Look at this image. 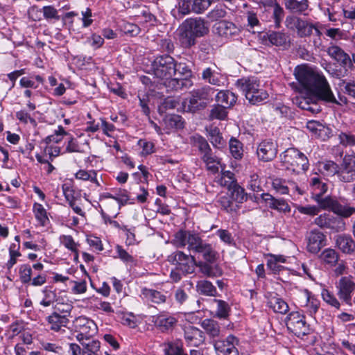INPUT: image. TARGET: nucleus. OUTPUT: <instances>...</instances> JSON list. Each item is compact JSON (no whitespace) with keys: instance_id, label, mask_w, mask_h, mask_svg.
Wrapping results in <instances>:
<instances>
[{"instance_id":"f257e3e1","label":"nucleus","mask_w":355,"mask_h":355,"mask_svg":"<svg viewBox=\"0 0 355 355\" xmlns=\"http://www.w3.org/2000/svg\"><path fill=\"white\" fill-rule=\"evenodd\" d=\"M294 75L301 87L315 98L327 103L339 104L325 76L306 64L298 65Z\"/></svg>"},{"instance_id":"f03ea898","label":"nucleus","mask_w":355,"mask_h":355,"mask_svg":"<svg viewBox=\"0 0 355 355\" xmlns=\"http://www.w3.org/2000/svg\"><path fill=\"white\" fill-rule=\"evenodd\" d=\"M171 243L178 248H184L187 245L190 252L198 254L209 263H214L218 257V253L212 245L196 232L179 230L174 234Z\"/></svg>"},{"instance_id":"7ed1b4c3","label":"nucleus","mask_w":355,"mask_h":355,"mask_svg":"<svg viewBox=\"0 0 355 355\" xmlns=\"http://www.w3.org/2000/svg\"><path fill=\"white\" fill-rule=\"evenodd\" d=\"M327 52L340 66L339 69H333L329 64H327V67H324L325 70L333 77L336 78L346 77L354 68L350 56L340 46L336 45L331 46L327 49Z\"/></svg>"},{"instance_id":"20e7f679","label":"nucleus","mask_w":355,"mask_h":355,"mask_svg":"<svg viewBox=\"0 0 355 355\" xmlns=\"http://www.w3.org/2000/svg\"><path fill=\"white\" fill-rule=\"evenodd\" d=\"M181 42L184 46L191 47L196 44V39L207 34L209 27L201 17L187 19L182 24Z\"/></svg>"},{"instance_id":"39448f33","label":"nucleus","mask_w":355,"mask_h":355,"mask_svg":"<svg viewBox=\"0 0 355 355\" xmlns=\"http://www.w3.org/2000/svg\"><path fill=\"white\" fill-rule=\"evenodd\" d=\"M214 90L209 86L202 87L191 91L182 101L184 111L195 113L205 109L212 100Z\"/></svg>"},{"instance_id":"423d86ee","label":"nucleus","mask_w":355,"mask_h":355,"mask_svg":"<svg viewBox=\"0 0 355 355\" xmlns=\"http://www.w3.org/2000/svg\"><path fill=\"white\" fill-rule=\"evenodd\" d=\"M175 66L176 60L171 55L165 54L154 59L150 70L157 78L164 80L175 76Z\"/></svg>"},{"instance_id":"0eeeda50","label":"nucleus","mask_w":355,"mask_h":355,"mask_svg":"<svg viewBox=\"0 0 355 355\" xmlns=\"http://www.w3.org/2000/svg\"><path fill=\"white\" fill-rule=\"evenodd\" d=\"M315 202L320 209L332 211L340 217L349 218L355 213V207L348 205H342L336 196L329 195L324 198L318 196Z\"/></svg>"},{"instance_id":"6e6552de","label":"nucleus","mask_w":355,"mask_h":355,"mask_svg":"<svg viewBox=\"0 0 355 355\" xmlns=\"http://www.w3.org/2000/svg\"><path fill=\"white\" fill-rule=\"evenodd\" d=\"M282 162L287 168L300 173L309 169V163L306 156L295 148H289L281 155Z\"/></svg>"},{"instance_id":"1a4fd4ad","label":"nucleus","mask_w":355,"mask_h":355,"mask_svg":"<svg viewBox=\"0 0 355 355\" xmlns=\"http://www.w3.org/2000/svg\"><path fill=\"white\" fill-rule=\"evenodd\" d=\"M288 329L297 337L309 335L311 332L305 316L298 311L291 312L286 319Z\"/></svg>"},{"instance_id":"9d476101","label":"nucleus","mask_w":355,"mask_h":355,"mask_svg":"<svg viewBox=\"0 0 355 355\" xmlns=\"http://www.w3.org/2000/svg\"><path fill=\"white\" fill-rule=\"evenodd\" d=\"M167 261L175 265L184 275L193 273L196 264L194 256L187 254L180 250H176L169 254Z\"/></svg>"},{"instance_id":"9b49d317","label":"nucleus","mask_w":355,"mask_h":355,"mask_svg":"<svg viewBox=\"0 0 355 355\" xmlns=\"http://www.w3.org/2000/svg\"><path fill=\"white\" fill-rule=\"evenodd\" d=\"M74 330L78 334L76 339L78 341L83 340H89L95 336L98 331V327L94 320L85 316H79L73 321Z\"/></svg>"},{"instance_id":"f8f14e48","label":"nucleus","mask_w":355,"mask_h":355,"mask_svg":"<svg viewBox=\"0 0 355 355\" xmlns=\"http://www.w3.org/2000/svg\"><path fill=\"white\" fill-rule=\"evenodd\" d=\"M314 223L323 230H329L331 232H343L346 229V223L343 217L334 216L329 213H323L316 217Z\"/></svg>"},{"instance_id":"ddd939ff","label":"nucleus","mask_w":355,"mask_h":355,"mask_svg":"<svg viewBox=\"0 0 355 355\" xmlns=\"http://www.w3.org/2000/svg\"><path fill=\"white\" fill-rule=\"evenodd\" d=\"M338 180L343 183L355 181V155H345L339 164Z\"/></svg>"},{"instance_id":"4468645a","label":"nucleus","mask_w":355,"mask_h":355,"mask_svg":"<svg viewBox=\"0 0 355 355\" xmlns=\"http://www.w3.org/2000/svg\"><path fill=\"white\" fill-rule=\"evenodd\" d=\"M337 295L348 305L352 304V294L355 291V282L351 275L342 277L336 283Z\"/></svg>"},{"instance_id":"2eb2a0df","label":"nucleus","mask_w":355,"mask_h":355,"mask_svg":"<svg viewBox=\"0 0 355 355\" xmlns=\"http://www.w3.org/2000/svg\"><path fill=\"white\" fill-rule=\"evenodd\" d=\"M285 24L288 28H295L300 37H309L313 34L314 24L300 17L288 16L286 18Z\"/></svg>"},{"instance_id":"dca6fc26","label":"nucleus","mask_w":355,"mask_h":355,"mask_svg":"<svg viewBox=\"0 0 355 355\" xmlns=\"http://www.w3.org/2000/svg\"><path fill=\"white\" fill-rule=\"evenodd\" d=\"M239 339L233 335L228 336L225 340H214V346L218 355H239L236 346Z\"/></svg>"},{"instance_id":"f3484780","label":"nucleus","mask_w":355,"mask_h":355,"mask_svg":"<svg viewBox=\"0 0 355 355\" xmlns=\"http://www.w3.org/2000/svg\"><path fill=\"white\" fill-rule=\"evenodd\" d=\"M306 240V250L312 254H317L326 245V236L318 230L309 232Z\"/></svg>"},{"instance_id":"a211bd4d","label":"nucleus","mask_w":355,"mask_h":355,"mask_svg":"<svg viewBox=\"0 0 355 355\" xmlns=\"http://www.w3.org/2000/svg\"><path fill=\"white\" fill-rule=\"evenodd\" d=\"M236 86L245 94V98L253 99V93L261 86L259 79L256 76L243 77L238 79Z\"/></svg>"},{"instance_id":"6ab92c4d","label":"nucleus","mask_w":355,"mask_h":355,"mask_svg":"<svg viewBox=\"0 0 355 355\" xmlns=\"http://www.w3.org/2000/svg\"><path fill=\"white\" fill-rule=\"evenodd\" d=\"M277 153V145L272 139H265L258 146L257 154L258 158L263 162L272 160Z\"/></svg>"},{"instance_id":"aec40b11","label":"nucleus","mask_w":355,"mask_h":355,"mask_svg":"<svg viewBox=\"0 0 355 355\" xmlns=\"http://www.w3.org/2000/svg\"><path fill=\"white\" fill-rule=\"evenodd\" d=\"M214 28L216 34L225 38L236 36L241 32V29L239 26L226 20H222L216 23Z\"/></svg>"},{"instance_id":"412c9836","label":"nucleus","mask_w":355,"mask_h":355,"mask_svg":"<svg viewBox=\"0 0 355 355\" xmlns=\"http://www.w3.org/2000/svg\"><path fill=\"white\" fill-rule=\"evenodd\" d=\"M265 40L272 46L287 49L291 46L290 36L281 31H270L264 35Z\"/></svg>"},{"instance_id":"4be33fe9","label":"nucleus","mask_w":355,"mask_h":355,"mask_svg":"<svg viewBox=\"0 0 355 355\" xmlns=\"http://www.w3.org/2000/svg\"><path fill=\"white\" fill-rule=\"evenodd\" d=\"M202 79L205 82L217 87H224L227 82V77L215 69L207 67L202 71Z\"/></svg>"},{"instance_id":"5701e85b","label":"nucleus","mask_w":355,"mask_h":355,"mask_svg":"<svg viewBox=\"0 0 355 355\" xmlns=\"http://www.w3.org/2000/svg\"><path fill=\"white\" fill-rule=\"evenodd\" d=\"M335 245L343 253L352 254L355 252V241L349 234H341L334 236Z\"/></svg>"},{"instance_id":"b1692460","label":"nucleus","mask_w":355,"mask_h":355,"mask_svg":"<svg viewBox=\"0 0 355 355\" xmlns=\"http://www.w3.org/2000/svg\"><path fill=\"white\" fill-rule=\"evenodd\" d=\"M163 84L168 91L178 92L184 89H189L193 85V83L189 78L170 77L164 79Z\"/></svg>"},{"instance_id":"393cba45","label":"nucleus","mask_w":355,"mask_h":355,"mask_svg":"<svg viewBox=\"0 0 355 355\" xmlns=\"http://www.w3.org/2000/svg\"><path fill=\"white\" fill-rule=\"evenodd\" d=\"M162 346L164 355H188L180 339L167 340Z\"/></svg>"},{"instance_id":"a878e982","label":"nucleus","mask_w":355,"mask_h":355,"mask_svg":"<svg viewBox=\"0 0 355 355\" xmlns=\"http://www.w3.org/2000/svg\"><path fill=\"white\" fill-rule=\"evenodd\" d=\"M155 327L162 332L172 331L178 320L173 316L159 314L153 320Z\"/></svg>"},{"instance_id":"bb28decb","label":"nucleus","mask_w":355,"mask_h":355,"mask_svg":"<svg viewBox=\"0 0 355 355\" xmlns=\"http://www.w3.org/2000/svg\"><path fill=\"white\" fill-rule=\"evenodd\" d=\"M184 338L189 345L198 347L205 341L203 331L194 327H189L184 331Z\"/></svg>"},{"instance_id":"cd10ccee","label":"nucleus","mask_w":355,"mask_h":355,"mask_svg":"<svg viewBox=\"0 0 355 355\" xmlns=\"http://www.w3.org/2000/svg\"><path fill=\"white\" fill-rule=\"evenodd\" d=\"M201 327L211 339L219 338L222 336L223 330L220 324L213 319H205L200 323Z\"/></svg>"},{"instance_id":"c85d7f7f","label":"nucleus","mask_w":355,"mask_h":355,"mask_svg":"<svg viewBox=\"0 0 355 355\" xmlns=\"http://www.w3.org/2000/svg\"><path fill=\"white\" fill-rule=\"evenodd\" d=\"M207 261L196 263V266L199 268L200 272L207 277H218L223 275V270L218 264H212Z\"/></svg>"},{"instance_id":"c756f323","label":"nucleus","mask_w":355,"mask_h":355,"mask_svg":"<svg viewBox=\"0 0 355 355\" xmlns=\"http://www.w3.org/2000/svg\"><path fill=\"white\" fill-rule=\"evenodd\" d=\"M47 322L51 330L59 331L62 330V327L67 326L69 320L67 318L65 315H58L57 313L53 312L48 316Z\"/></svg>"},{"instance_id":"7c9ffc66","label":"nucleus","mask_w":355,"mask_h":355,"mask_svg":"<svg viewBox=\"0 0 355 355\" xmlns=\"http://www.w3.org/2000/svg\"><path fill=\"white\" fill-rule=\"evenodd\" d=\"M141 293L147 301L157 304L165 303L167 298L166 295L162 292L147 288H144Z\"/></svg>"},{"instance_id":"2f4dec72","label":"nucleus","mask_w":355,"mask_h":355,"mask_svg":"<svg viewBox=\"0 0 355 355\" xmlns=\"http://www.w3.org/2000/svg\"><path fill=\"white\" fill-rule=\"evenodd\" d=\"M236 100V95L229 90H220L216 96V101L225 107L234 105Z\"/></svg>"},{"instance_id":"473e14b6","label":"nucleus","mask_w":355,"mask_h":355,"mask_svg":"<svg viewBox=\"0 0 355 355\" xmlns=\"http://www.w3.org/2000/svg\"><path fill=\"white\" fill-rule=\"evenodd\" d=\"M320 259L325 264L330 267H334L338 263L340 254L334 249L326 248L320 255Z\"/></svg>"},{"instance_id":"72a5a7b5","label":"nucleus","mask_w":355,"mask_h":355,"mask_svg":"<svg viewBox=\"0 0 355 355\" xmlns=\"http://www.w3.org/2000/svg\"><path fill=\"white\" fill-rule=\"evenodd\" d=\"M285 7L294 13L304 14L309 8L308 0H284Z\"/></svg>"},{"instance_id":"f704fd0d","label":"nucleus","mask_w":355,"mask_h":355,"mask_svg":"<svg viewBox=\"0 0 355 355\" xmlns=\"http://www.w3.org/2000/svg\"><path fill=\"white\" fill-rule=\"evenodd\" d=\"M197 292L202 295L215 297L217 295L216 288L208 280H199L196 283Z\"/></svg>"},{"instance_id":"c9c22d12","label":"nucleus","mask_w":355,"mask_h":355,"mask_svg":"<svg viewBox=\"0 0 355 355\" xmlns=\"http://www.w3.org/2000/svg\"><path fill=\"white\" fill-rule=\"evenodd\" d=\"M304 294L306 297V304L304 306L306 309V312L311 316H313L318 312L320 305V302L306 289L304 291Z\"/></svg>"},{"instance_id":"e433bc0d","label":"nucleus","mask_w":355,"mask_h":355,"mask_svg":"<svg viewBox=\"0 0 355 355\" xmlns=\"http://www.w3.org/2000/svg\"><path fill=\"white\" fill-rule=\"evenodd\" d=\"M83 346V355H100L101 343L98 340L79 341Z\"/></svg>"},{"instance_id":"4c0bfd02","label":"nucleus","mask_w":355,"mask_h":355,"mask_svg":"<svg viewBox=\"0 0 355 355\" xmlns=\"http://www.w3.org/2000/svg\"><path fill=\"white\" fill-rule=\"evenodd\" d=\"M268 306L271 308L275 312L281 314H285L288 311L289 307L288 304L279 297L275 295L272 296L268 302Z\"/></svg>"},{"instance_id":"58836bf2","label":"nucleus","mask_w":355,"mask_h":355,"mask_svg":"<svg viewBox=\"0 0 355 355\" xmlns=\"http://www.w3.org/2000/svg\"><path fill=\"white\" fill-rule=\"evenodd\" d=\"M202 161L205 163L207 169L212 173L218 172L220 165V159L214 155L212 151L202 156Z\"/></svg>"},{"instance_id":"ea45409f","label":"nucleus","mask_w":355,"mask_h":355,"mask_svg":"<svg viewBox=\"0 0 355 355\" xmlns=\"http://www.w3.org/2000/svg\"><path fill=\"white\" fill-rule=\"evenodd\" d=\"M313 191H318L313 197V200L315 202V199L318 196L320 198H324L323 196L328 190V186L325 182H323L320 178L313 177L310 180L309 182Z\"/></svg>"},{"instance_id":"a19ab883","label":"nucleus","mask_w":355,"mask_h":355,"mask_svg":"<svg viewBox=\"0 0 355 355\" xmlns=\"http://www.w3.org/2000/svg\"><path fill=\"white\" fill-rule=\"evenodd\" d=\"M318 99L315 98L312 95L309 97H303L299 100L298 106L305 110L310 111L312 113H317L320 110L318 107L315 101ZM319 101H321L319 99Z\"/></svg>"},{"instance_id":"79ce46f5","label":"nucleus","mask_w":355,"mask_h":355,"mask_svg":"<svg viewBox=\"0 0 355 355\" xmlns=\"http://www.w3.org/2000/svg\"><path fill=\"white\" fill-rule=\"evenodd\" d=\"M75 178L77 180L83 181H90L94 183L97 187H100L101 184L97 179V172L95 170H83L80 169L75 174Z\"/></svg>"},{"instance_id":"37998d69","label":"nucleus","mask_w":355,"mask_h":355,"mask_svg":"<svg viewBox=\"0 0 355 355\" xmlns=\"http://www.w3.org/2000/svg\"><path fill=\"white\" fill-rule=\"evenodd\" d=\"M163 121L165 125L169 129H182L184 128V121L180 115L168 114L164 116Z\"/></svg>"},{"instance_id":"c03bdc74","label":"nucleus","mask_w":355,"mask_h":355,"mask_svg":"<svg viewBox=\"0 0 355 355\" xmlns=\"http://www.w3.org/2000/svg\"><path fill=\"white\" fill-rule=\"evenodd\" d=\"M228 191L232 200L237 203H243L248 199V195L245 193V189L238 183L234 184V186L230 188Z\"/></svg>"},{"instance_id":"a18cd8bd","label":"nucleus","mask_w":355,"mask_h":355,"mask_svg":"<svg viewBox=\"0 0 355 355\" xmlns=\"http://www.w3.org/2000/svg\"><path fill=\"white\" fill-rule=\"evenodd\" d=\"M213 303L216 305V316L220 319H225L228 317L230 307L227 302L222 300H213Z\"/></svg>"},{"instance_id":"49530a36","label":"nucleus","mask_w":355,"mask_h":355,"mask_svg":"<svg viewBox=\"0 0 355 355\" xmlns=\"http://www.w3.org/2000/svg\"><path fill=\"white\" fill-rule=\"evenodd\" d=\"M209 140L212 145L218 148H221L225 145V140L223 138L219 129L216 127L210 129Z\"/></svg>"},{"instance_id":"de8ad7c7","label":"nucleus","mask_w":355,"mask_h":355,"mask_svg":"<svg viewBox=\"0 0 355 355\" xmlns=\"http://www.w3.org/2000/svg\"><path fill=\"white\" fill-rule=\"evenodd\" d=\"M33 212L39 223L42 226H45L49 222V218L44 207L41 204L35 202L33 205Z\"/></svg>"},{"instance_id":"09e8293b","label":"nucleus","mask_w":355,"mask_h":355,"mask_svg":"<svg viewBox=\"0 0 355 355\" xmlns=\"http://www.w3.org/2000/svg\"><path fill=\"white\" fill-rule=\"evenodd\" d=\"M230 150L235 159H241L243 156V144L236 138H231L229 142Z\"/></svg>"},{"instance_id":"8fccbe9b","label":"nucleus","mask_w":355,"mask_h":355,"mask_svg":"<svg viewBox=\"0 0 355 355\" xmlns=\"http://www.w3.org/2000/svg\"><path fill=\"white\" fill-rule=\"evenodd\" d=\"M69 135V133L66 132L64 128L61 125L58 127V129L55 130L54 133L46 137L44 139V142L46 144H49L51 142L58 144L60 142L64 136Z\"/></svg>"},{"instance_id":"3c124183","label":"nucleus","mask_w":355,"mask_h":355,"mask_svg":"<svg viewBox=\"0 0 355 355\" xmlns=\"http://www.w3.org/2000/svg\"><path fill=\"white\" fill-rule=\"evenodd\" d=\"M339 164L331 160H327L322 164V173L327 176L336 175L339 170Z\"/></svg>"},{"instance_id":"603ef678","label":"nucleus","mask_w":355,"mask_h":355,"mask_svg":"<svg viewBox=\"0 0 355 355\" xmlns=\"http://www.w3.org/2000/svg\"><path fill=\"white\" fill-rule=\"evenodd\" d=\"M219 183L221 186L227 187L228 190L237 184L234 178V174L230 171L223 172L219 179Z\"/></svg>"},{"instance_id":"864d4df0","label":"nucleus","mask_w":355,"mask_h":355,"mask_svg":"<svg viewBox=\"0 0 355 355\" xmlns=\"http://www.w3.org/2000/svg\"><path fill=\"white\" fill-rule=\"evenodd\" d=\"M32 272V268L28 264H22L19 266V276L23 284H28L31 282Z\"/></svg>"},{"instance_id":"5fc2aeb1","label":"nucleus","mask_w":355,"mask_h":355,"mask_svg":"<svg viewBox=\"0 0 355 355\" xmlns=\"http://www.w3.org/2000/svg\"><path fill=\"white\" fill-rule=\"evenodd\" d=\"M42 294L44 297L40 302V304L45 307L49 306L56 300L55 292L54 291H52L51 288L48 286H46L42 290Z\"/></svg>"},{"instance_id":"6e6d98bb","label":"nucleus","mask_w":355,"mask_h":355,"mask_svg":"<svg viewBox=\"0 0 355 355\" xmlns=\"http://www.w3.org/2000/svg\"><path fill=\"white\" fill-rule=\"evenodd\" d=\"M227 15V11L223 6H217L207 15L211 21L220 20Z\"/></svg>"},{"instance_id":"4d7b16f0","label":"nucleus","mask_w":355,"mask_h":355,"mask_svg":"<svg viewBox=\"0 0 355 355\" xmlns=\"http://www.w3.org/2000/svg\"><path fill=\"white\" fill-rule=\"evenodd\" d=\"M225 107L218 104L217 105L214 106L209 112V117L211 120L214 119H224L227 114Z\"/></svg>"},{"instance_id":"13d9d810","label":"nucleus","mask_w":355,"mask_h":355,"mask_svg":"<svg viewBox=\"0 0 355 355\" xmlns=\"http://www.w3.org/2000/svg\"><path fill=\"white\" fill-rule=\"evenodd\" d=\"M339 143L343 146H355V135L350 132L340 131L338 135Z\"/></svg>"},{"instance_id":"bf43d9fd","label":"nucleus","mask_w":355,"mask_h":355,"mask_svg":"<svg viewBox=\"0 0 355 355\" xmlns=\"http://www.w3.org/2000/svg\"><path fill=\"white\" fill-rule=\"evenodd\" d=\"M19 249V243L17 245L15 243L10 245L9 248L10 259L6 263V267L8 270H10L17 263V258L21 256Z\"/></svg>"},{"instance_id":"052dcab7","label":"nucleus","mask_w":355,"mask_h":355,"mask_svg":"<svg viewBox=\"0 0 355 355\" xmlns=\"http://www.w3.org/2000/svg\"><path fill=\"white\" fill-rule=\"evenodd\" d=\"M321 295L323 300L328 304L336 309H339L340 304L334 295L327 289H322Z\"/></svg>"},{"instance_id":"680f3d73","label":"nucleus","mask_w":355,"mask_h":355,"mask_svg":"<svg viewBox=\"0 0 355 355\" xmlns=\"http://www.w3.org/2000/svg\"><path fill=\"white\" fill-rule=\"evenodd\" d=\"M253 99H249L251 104H259L266 100L268 97V94L261 86L257 88L254 93H253Z\"/></svg>"},{"instance_id":"e2e57ef3","label":"nucleus","mask_w":355,"mask_h":355,"mask_svg":"<svg viewBox=\"0 0 355 355\" xmlns=\"http://www.w3.org/2000/svg\"><path fill=\"white\" fill-rule=\"evenodd\" d=\"M16 118L22 123H30L33 127L37 126L36 120L25 110H21L16 112Z\"/></svg>"},{"instance_id":"0e129e2a","label":"nucleus","mask_w":355,"mask_h":355,"mask_svg":"<svg viewBox=\"0 0 355 355\" xmlns=\"http://www.w3.org/2000/svg\"><path fill=\"white\" fill-rule=\"evenodd\" d=\"M211 3V0H193L191 12L200 14L207 10Z\"/></svg>"},{"instance_id":"69168bd1","label":"nucleus","mask_w":355,"mask_h":355,"mask_svg":"<svg viewBox=\"0 0 355 355\" xmlns=\"http://www.w3.org/2000/svg\"><path fill=\"white\" fill-rule=\"evenodd\" d=\"M60 241L66 248L74 253H77L78 244L74 241L71 235H62Z\"/></svg>"},{"instance_id":"338daca9","label":"nucleus","mask_w":355,"mask_h":355,"mask_svg":"<svg viewBox=\"0 0 355 355\" xmlns=\"http://www.w3.org/2000/svg\"><path fill=\"white\" fill-rule=\"evenodd\" d=\"M272 18L275 24L276 27L279 28L280 24L284 17V10L282 7L277 3L272 6Z\"/></svg>"},{"instance_id":"774afa93","label":"nucleus","mask_w":355,"mask_h":355,"mask_svg":"<svg viewBox=\"0 0 355 355\" xmlns=\"http://www.w3.org/2000/svg\"><path fill=\"white\" fill-rule=\"evenodd\" d=\"M340 86L343 87L344 92L348 96L355 98V80H342Z\"/></svg>"}]
</instances>
